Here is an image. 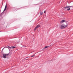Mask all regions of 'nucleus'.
<instances>
[{
  "label": "nucleus",
  "mask_w": 73,
  "mask_h": 73,
  "mask_svg": "<svg viewBox=\"0 0 73 73\" xmlns=\"http://www.w3.org/2000/svg\"><path fill=\"white\" fill-rule=\"evenodd\" d=\"M36 29H37V28L36 27L35 28V29H34V31H36Z\"/></svg>",
  "instance_id": "nucleus-9"
},
{
  "label": "nucleus",
  "mask_w": 73,
  "mask_h": 73,
  "mask_svg": "<svg viewBox=\"0 0 73 73\" xmlns=\"http://www.w3.org/2000/svg\"><path fill=\"white\" fill-rule=\"evenodd\" d=\"M65 20H63L60 21V23H64V22H65Z\"/></svg>",
  "instance_id": "nucleus-4"
},
{
  "label": "nucleus",
  "mask_w": 73,
  "mask_h": 73,
  "mask_svg": "<svg viewBox=\"0 0 73 73\" xmlns=\"http://www.w3.org/2000/svg\"><path fill=\"white\" fill-rule=\"evenodd\" d=\"M16 48V47L14 46H12L11 47V49H14V48Z\"/></svg>",
  "instance_id": "nucleus-7"
},
{
  "label": "nucleus",
  "mask_w": 73,
  "mask_h": 73,
  "mask_svg": "<svg viewBox=\"0 0 73 73\" xmlns=\"http://www.w3.org/2000/svg\"><path fill=\"white\" fill-rule=\"evenodd\" d=\"M6 9H7V4L5 5V9L3 11V12H4V11H5V10H6Z\"/></svg>",
  "instance_id": "nucleus-6"
},
{
  "label": "nucleus",
  "mask_w": 73,
  "mask_h": 73,
  "mask_svg": "<svg viewBox=\"0 0 73 73\" xmlns=\"http://www.w3.org/2000/svg\"><path fill=\"white\" fill-rule=\"evenodd\" d=\"M35 56V55H33L32 56H31V57H34Z\"/></svg>",
  "instance_id": "nucleus-11"
},
{
  "label": "nucleus",
  "mask_w": 73,
  "mask_h": 73,
  "mask_svg": "<svg viewBox=\"0 0 73 73\" xmlns=\"http://www.w3.org/2000/svg\"><path fill=\"white\" fill-rule=\"evenodd\" d=\"M67 26H68V25H65V24H63L62 25H61V29L65 28H66V27Z\"/></svg>",
  "instance_id": "nucleus-2"
},
{
  "label": "nucleus",
  "mask_w": 73,
  "mask_h": 73,
  "mask_svg": "<svg viewBox=\"0 0 73 73\" xmlns=\"http://www.w3.org/2000/svg\"><path fill=\"white\" fill-rule=\"evenodd\" d=\"M44 13H46V11H44Z\"/></svg>",
  "instance_id": "nucleus-13"
},
{
  "label": "nucleus",
  "mask_w": 73,
  "mask_h": 73,
  "mask_svg": "<svg viewBox=\"0 0 73 73\" xmlns=\"http://www.w3.org/2000/svg\"><path fill=\"white\" fill-rule=\"evenodd\" d=\"M73 7V6H66V7H64L65 9L68 8L67 9V11H70V8Z\"/></svg>",
  "instance_id": "nucleus-1"
},
{
  "label": "nucleus",
  "mask_w": 73,
  "mask_h": 73,
  "mask_svg": "<svg viewBox=\"0 0 73 73\" xmlns=\"http://www.w3.org/2000/svg\"><path fill=\"white\" fill-rule=\"evenodd\" d=\"M9 56V54H3V56L4 58H7V57H8Z\"/></svg>",
  "instance_id": "nucleus-3"
},
{
  "label": "nucleus",
  "mask_w": 73,
  "mask_h": 73,
  "mask_svg": "<svg viewBox=\"0 0 73 73\" xmlns=\"http://www.w3.org/2000/svg\"><path fill=\"white\" fill-rule=\"evenodd\" d=\"M41 27V26H40V25H38L36 26V28H39V27Z\"/></svg>",
  "instance_id": "nucleus-5"
},
{
  "label": "nucleus",
  "mask_w": 73,
  "mask_h": 73,
  "mask_svg": "<svg viewBox=\"0 0 73 73\" xmlns=\"http://www.w3.org/2000/svg\"><path fill=\"white\" fill-rule=\"evenodd\" d=\"M8 48H11V47H9V46H8Z\"/></svg>",
  "instance_id": "nucleus-12"
},
{
  "label": "nucleus",
  "mask_w": 73,
  "mask_h": 73,
  "mask_svg": "<svg viewBox=\"0 0 73 73\" xmlns=\"http://www.w3.org/2000/svg\"><path fill=\"white\" fill-rule=\"evenodd\" d=\"M43 14V13H42V12L40 13L41 15H42Z\"/></svg>",
  "instance_id": "nucleus-10"
},
{
  "label": "nucleus",
  "mask_w": 73,
  "mask_h": 73,
  "mask_svg": "<svg viewBox=\"0 0 73 73\" xmlns=\"http://www.w3.org/2000/svg\"><path fill=\"white\" fill-rule=\"evenodd\" d=\"M49 46H46L45 47L44 49H45V48H48V47H49Z\"/></svg>",
  "instance_id": "nucleus-8"
}]
</instances>
